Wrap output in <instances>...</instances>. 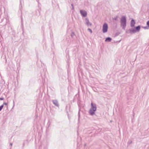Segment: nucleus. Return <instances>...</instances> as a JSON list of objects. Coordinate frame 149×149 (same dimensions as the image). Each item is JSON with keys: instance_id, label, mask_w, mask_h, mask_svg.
<instances>
[{"instance_id": "15", "label": "nucleus", "mask_w": 149, "mask_h": 149, "mask_svg": "<svg viewBox=\"0 0 149 149\" xmlns=\"http://www.w3.org/2000/svg\"><path fill=\"white\" fill-rule=\"evenodd\" d=\"M79 112H80V110H79V112H78V117H79L78 120H79V117H80V116Z\"/></svg>"}, {"instance_id": "20", "label": "nucleus", "mask_w": 149, "mask_h": 149, "mask_svg": "<svg viewBox=\"0 0 149 149\" xmlns=\"http://www.w3.org/2000/svg\"><path fill=\"white\" fill-rule=\"evenodd\" d=\"M40 10H38L40 15V11L41 10V9H40Z\"/></svg>"}, {"instance_id": "12", "label": "nucleus", "mask_w": 149, "mask_h": 149, "mask_svg": "<svg viewBox=\"0 0 149 149\" xmlns=\"http://www.w3.org/2000/svg\"><path fill=\"white\" fill-rule=\"evenodd\" d=\"M142 27L143 28L145 29H148L149 28V27H148V26L145 27Z\"/></svg>"}, {"instance_id": "13", "label": "nucleus", "mask_w": 149, "mask_h": 149, "mask_svg": "<svg viewBox=\"0 0 149 149\" xmlns=\"http://www.w3.org/2000/svg\"><path fill=\"white\" fill-rule=\"evenodd\" d=\"M20 6H19V8L20 9H21V8H22V5L21 1H20Z\"/></svg>"}, {"instance_id": "2", "label": "nucleus", "mask_w": 149, "mask_h": 149, "mask_svg": "<svg viewBox=\"0 0 149 149\" xmlns=\"http://www.w3.org/2000/svg\"><path fill=\"white\" fill-rule=\"evenodd\" d=\"M91 107L89 110V113L90 115H93L95 114V111H96L97 107L96 105L94 104L93 102L91 104Z\"/></svg>"}, {"instance_id": "8", "label": "nucleus", "mask_w": 149, "mask_h": 149, "mask_svg": "<svg viewBox=\"0 0 149 149\" xmlns=\"http://www.w3.org/2000/svg\"><path fill=\"white\" fill-rule=\"evenodd\" d=\"M135 22L134 19H132L130 22V26L131 27H134V26L135 24Z\"/></svg>"}, {"instance_id": "17", "label": "nucleus", "mask_w": 149, "mask_h": 149, "mask_svg": "<svg viewBox=\"0 0 149 149\" xmlns=\"http://www.w3.org/2000/svg\"><path fill=\"white\" fill-rule=\"evenodd\" d=\"M3 104H2L0 106V108L1 109H2L3 108Z\"/></svg>"}, {"instance_id": "4", "label": "nucleus", "mask_w": 149, "mask_h": 149, "mask_svg": "<svg viewBox=\"0 0 149 149\" xmlns=\"http://www.w3.org/2000/svg\"><path fill=\"white\" fill-rule=\"evenodd\" d=\"M108 29V24L107 23H104L102 26V32L103 33L107 32Z\"/></svg>"}, {"instance_id": "5", "label": "nucleus", "mask_w": 149, "mask_h": 149, "mask_svg": "<svg viewBox=\"0 0 149 149\" xmlns=\"http://www.w3.org/2000/svg\"><path fill=\"white\" fill-rule=\"evenodd\" d=\"M80 13L81 15L84 17H85L87 15V13L84 10H80Z\"/></svg>"}, {"instance_id": "22", "label": "nucleus", "mask_w": 149, "mask_h": 149, "mask_svg": "<svg viewBox=\"0 0 149 149\" xmlns=\"http://www.w3.org/2000/svg\"><path fill=\"white\" fill-rule=\"evenodd\" d=\"M2 109H1L0 108V111Z\"/></svg>"}, {"instance_id": "16", "label": "nucleus", "mask_w": 149, "mask_h": 149, "mask_svg": "<svg viewBox=\"0 0 149 149\" xmlns=\"http://www.w3.org/2000/svg\"><path fill=\"white\" fill-rule=\"evenodd\" d=\"M71 6L72 7V10H74V6H73V4H71Z\"/></svg>"}, {"instance_id": "7", "label": "nucleus", "mask_w": 149, "mask_h": 149, "mask_svg": "<svg viewBox=\"0 0 149 149\" xmlns=\"http://www.w3.org/2000/svg\"><path fill=\"white\" fill-rule=\"evenodd\" d=\"M86 20V25L88 26H91L92 25V24L90 23L89 20V19L88 18H86L85 19Z\"/></svg>"}, {"instance_id": "18", "label": "nucleus", "mask_w": 149, "mask_h": 149, "mask_svg": "<svg viewBox=\"0 0 149 149\" xmlns=\"http://www.w3.org/2000/svg\"><path fill=\"white\" fill-rule=\"evenodd\" d=\"M3 104V105H7V103H6V102H4Z\"/></svg>"}, {"instance_id": "1", "label": "nucleus", "mask_w": 149, "mask_h": 149, "mask_svg": "<svg viewBox=\"0 0 149 149\" xmlns=\"http://www.w3.org/2000/svg\"><path fill=\"white\" fill-rule=\"evenodd\" d=\"M141 29V26L139 25L136 27H134L133 28L130 29L127 31V33H130L131 34L137 32L139 31Z\"/></svg>"}, {"instance_id": "21", "label": "nucleus", "mask_w": 149, "mask_h": 149, "mask_svg": "<svg viewBox=\"0 0 149 149\" xmlns=\"http://www.w3.org/2000/svg\"><path fill=\"white\" fill-rule=\"evenodd\" d=\"M12 145H13V144H12V143H10V145L11 146H12Z\"/></svg>"}, {"instance_id": "14", "label": "nucleus", "mask_w": 149, "mask_h": 149, "mask_svg": "<svg viewBox=\"0 0 149 149\" xmlns=\"http://www.w3.org/2000/svg\"><path fill=\"white\" fill-rule=\"evenodd\" d=\"M88 31H90L91 33H92V30H91V29H88Z\"/></svg>"}, {"instance_id": "11", "label": "nucleus", "mask_w": 149, "mask_h": 149, "mask_svg": "<svg viewBox=\"0 0 149 149\" xmlns=\"http://www.w3.org/2000/svg\"><path fill=\"white\" fill-rule=\"evenodd\" d=\"M74 33L72 32L71 33L70 36L72 38H73V36H74Z\"/></svg>"}, {"instance_id": "6", "label": "nucleus", "mask_w": 149, "mask_h": 149, "mask_svg": "<svg viewBox=\"0 0 149 149\" xmlns=\"http://www.w3.org/2000/svg\"><path fill=\"white\" fill-rule=\"evenodd\" d=\"M53 104L56 106L59 107V105L58 101L56 100H53L52 101Z\"/></svg>"}, {"instance_id": "9", "label": "nucleus", "mask_w": 149, "mask_h": 149, "mask_svg": "<svg viewBox=\"0 0 149 149\" xmlns=\"http://www.w3.org/2000/svg\"><path fill=\"white\" fill-rule=\"evenodd\" d=\"M111 40L112 39L111 38L109 37H108L106 38L105 41L106 42H110L111 41Z\"/></svg>"}, {"instance_id": "10", "label": "nucleus", "mask_w": 149, "mask_h": 149, "mask_svg": "<svg viewBox=\"0 0 149 149\" xmlns=\"http://www.w3.org/2000/svg\"><path fill=\"white\" fill-rule=\"evenodd\" d=\"M118 16H116L114 18H113V20H115V21H117V20L118 18Z\"/></svg>"}, {"instance_id": "19", "label": "nucleus", "mask_w": 149, "mask_h": 149, "mask_svg": "<svg viewBox=\"0 0 149 149\" xmlns=\"http://www.w3.org/2000/svg\"><path fill=\"white\" fill-rule=\"evenodd\" d=\"M3 99L4 98L3 97H0V100H3Z\"/></svg>"}, {"instance_id": "3", "label": "nucleus", "mask_w": 149, "mask_h": 149, "mask_svg": "<svg viewBox=\"0 0 149 149\" xmlns=\"http://www.w3.org/2000/svg\"><path fill=\"white\" fill-rule=\"evenodd\" d=\"M127 20L125 16H122L120 19V22L121 25L122 26L123 29H125L126 26Z\"/></svg>"}]
</instances>
